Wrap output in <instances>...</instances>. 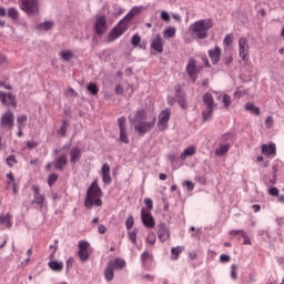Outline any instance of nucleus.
Wrapping results in <instances>:
<instances>
[{
    "mask_svg": "<svg viewBox=\"0 0 284 284\" xmlns=\"http://www.w3.org/2000/svg\"><path fill=\"white\" fill-rule=\"evenodd\" d=\"M101 196H103V190L99 186L98 180H94L87 190L84 206H87L88 210H92L94 205L95 207H101V205H103Z\"/></svg>",
    "mask_w": 284,
    "mask_h": 284,
    "instance_id": "obj_1",
    "label": "nucleus"
},
{
    "mask_svg": "<svg viewBox=\"0 0 284 284\" xmlns=\"http://www.w3.org/2000/svg\"><path fill=\"white\" fill-rule=\"evenodd\" d=\"M212 28H214V22L210 18L197 20L191 26L193 34L201 40L207 39V30Z\"/></svg>",
    "mask_w": 284,
    "mask_h": 284,
    "instance_id": "obj_2",
    "label": "nucleus"
},
{
    "mask_svg": "<svg viewBox=\"0 0 284 284\" xmlns=\"http://www.w3.org/2000/svg\"><path fill=\"white\" fill-rule=\"evenodd\" d=\"M125 267V260L116 257L110 260L104 268V278L108 283L114 281V270H123Z\"/></svg>",
    "mask_w": 284,
    "mask_h": 284,
    "instance_id": "obj_3",
    "label": "nucleus"
},
{
    "mask_svg": "<svg viewBox=\"0 0 284 284\" xmlns=\"http://www.w3.org/2000/svg\"><path fill=\"white\" fill-rule=\"evenodd\" d=\"M18 6L26 14H39V0H18Z\"/></svg>",
    "mask_w": 284,
    "mask_h": 284,
    "instance_id": "obj_4",
    "label": "nucleus"
},
{
    "mask_svg": "<svg viewBox=\"0 0 284 284\" xmlns=\"http://www.w3.org/2000/svg\"><path fill=\"white\" fill-rule=\"evenodd\" d=\"M154 125H156V116H153L150 122L144 121L135 124L134 130L138 132L139 136H145L148 132H152Z\"/></svg>",
    "mask_w": 284,
    "mask_h": 284,
    "instance_id": "obj_5",
    "label": "nucleus"
},
{
    "mask_svg": "<svg viewBox=\"0 0 284 284\" xmlns=\"http://www.w3.org/2000/svg\"><path fill=\"white\" fill-rule=\"evenodd\" d=\"M0 128L2 130H12L14 128V112L7 110L0 118Z\"/></svg>",
    "mask_w": 284,
    "mask_h": 284,
    "instance_id": "obj_6",
    "label": "nucleus"
},
{
    "mask_svg": "<svg viewBox=\"0 0 284 284\" xmlns=\"http://www.w3.org/2000/svg\"><path fill=\"white\" fill-rule=\"evenodd\" d=\"M108 18L105 16H100L97 18L95 23L93 26V30L98 37H103L105 32H108Z\"/></svg>",
    "mask_w": 284,
    "mask_h": 284,
    "instance_id": "obj_7",
    "label": "nucleus"
},
{
    "mask_svg": "<svg viewBox=\"0 0 284 284\" xmlns=\"http://www.w3.org/2000/svg\"><path fill=\"white\" fill-rule=\"evenodd\" d=\"M174 90H175L176 103L180 105V108L182 110H186L187 109V93H185V91H183V88L181 87V84H176L174 87Z\"/></svg>",
    "mask_w": 284,
    "mask_h": 284,
    "instance_id": "obj_8",
    "label": "nucleus"
},
{
    "mask_svg": "<svg viewBox=\"0 0 284 284\" xmlns=\"http://www.w3.org/2000/svg\"><path fill=\"white\" fill-rule=\"evenodd\" d=\"M239 55L244 63L250 61V44L247 43V38L239 39Z\"/></svg>",
    "mask_w": 284,
    "mask_h": 284,
    "instance_id": "obj_9",
    "label": "nucleus"
},
{
    "mask_svg": "<svg viewBox=\"0 0 284 284\" xmlns=\"http://www.w3.org/2000/svg\"><path fill=\"white\" fill-rule=\"evenodd\" d=\"M170 116H172V112L170 109L163 110L158 116V128L160 132H165L168 130V123H170Z\"/></svg>",
    "mask_w": 284,
    "mask_h": 284,
    "instance_id": "obj_10",
    "label": "nucleus"
},
{
    "mask_svg": "<svg viewBox=\"0 0 284 284\" xmlns=\"http://www.w3.org/2000/svg\"><path fill=\"white\" fill-rule=\"evenodd\" d=\"M128 32V27L120 26L119 23L106 36V43H113L119 37H123Z\"/></svg>",
    "mask_w": 284,
    "mask_h": 284,
    "instance_id": "obj_11",
    "label": "nucleus"
},
{
    "mask_svg": "<svg viewBox=\"0 0 284 284\" xmlns=\"http://www.w3.org/2000/svg\"><path fill=\"white\" fill-rule=\"evenodd\" d=\"M125 116H120L118 119V126L120 130V143L128 145V143H130V138L128 136V128L125 126Z\"/></svg>",
    "mask_w": 284,
    "mask_h": 284,
    "instance_id": "obj_12",
    "label": "nucleus"
},
{
    "mask_svg": "<svg viewBox=\"0 0 284 284\" xmlns=\"http://www.w3.org/2000/svg\"><path fill=\"white\" fill-rule=\"evenodd\" d=\"M0 102L6 105V108H17V97L12 92L6 93L0 91Z\"/></svg>",
    "mask_w": 284,
    "mask_h": 284,
    "instance_id": "obj_13",
    "label": "nucleus"
},
{
    "mask_svg": "<svg viewBox=\"0 0 284 284\" xmlns=\"http://www.w3.org/2000/svg\"><path fill=\"white\" fill-rule=\"evenodd\" d=\"M141 221L144 227H148L149 230H152V227L156 225L154 216H152V213L150 211H145V207H142L141 210Z\"/></svg>",
    "mask_w": 284,
    "mask_h": 284,
    "instance_id": "obj_14",
    "label": "nucleus"
},
{
    "mask_svg": "<svg viewBox=\"0 0 284 284\" xmlns=\"http://www.w3.org/2000/svg\"><path fill=\"white\" fill-rule=\"evenodd\" d=\"M158 239L161 243H165L170 239V227L165 222H160L158 224Z\"/></svg>",
    "mask_w": 284,
    "mask_h": 284,
    "instance_id": "obj_15",
    "label": "nucleus"
},
{
    "mask_svg": "<svg viewBox=\"0 0 284 284\" xmlns=\"http://www.w3.org/2000/svg\"><path fill=\"white\" fill-rule=\"evenodd\" d=\"M185 72H186L187 77H194V74H199V72H201L199 67H196V59H194V58L189 59Z\"/></svg>",
    "mask_w": 284,
    "mask_h": 284,
    "instance_id": "obj_16",
    "label": "nucleus"
},
{
    "mask_svg": "<svg viewBox=\"0 0 284 284\" xmlns=\"http://www.w3.org/2000/svg\"><path fill=\"white\" fill-rule=\"evenodd\" d=\"M54 170H58L59 172H63V168L68 165V155L60 154L59 158H55L53 161Z\"/></svg>",
    "mask_w": 284,
    "mask_h": 284,
    "instance_id": "obj_17",
    "label": "nucleus"
},
{
    "mask_svg": "<svg viewBox=\"0 0 284 284\" xmlns=\"http://www.w3.org/2000/svg\"><path fill=\"white\" fill-rule=\"evenodd\" d=\"M101 176L104 185H110L112 183V176L110 175V164L104 163L101 168Z\"/></svg>",
    "mask_w": 284,
    "mask_h": 284,
    "instance_id": "obj_18",
    "label": "nucleus"
},
{
    "mask_svg": "<svg viewBox=\"0 0 284 284\" xmlns=\"http://www.w3.org/2000/svg\"><path fill=\"white\" fill-rule=\"evenodd\" d=\"M209 57L213 65H219L221 62V47H215L214 49L209 50Z\"/></svg>",
    "mask_w": 284,
    "mask_h": 284,
    "instance_id": "obj_19",
    "label": "nucleus"
},
{
    "mask_svg": "<svg viewBox=\"0 0 284 284\" xmlns=\"http://www.w3.org/2000/svg\"><path fill=\"white\" fill-rule=\"evenodd\" d=\"M81 156H82L81 148L73 146L70 150V163H72V165L79 163V161H81Z\"/></svg>",
    "mask_w": 284,
    "mask_h": 284,
    "instance_id": "obj_20",
    "label": "nucleus"
},
{
    "mask_svg": "<svg viewBox=\"0 0 284 284\" xmlns=\"http://www.w3.org/2000/svg\"><path fill=\"white\" fill-rule=\"evenodd\" d=\"M262 154L274 159V156H276V144H274L273 142H271L270 144H263Z\"/></svg>",
    "mask_w": 284,
    "mask_h": 284,
    "instance_id": "obj_21",
    "label": "nucleus"
},
{
    "mask_svg": "<svg viewBox=\"0 0 284 284\" xmlns=\"http://www.w3.org/2000/svg\"><path fill=\"white\" fill-rule=\"evenodd\" d=\"M151 50H154L159 54L163 52V38L161 34H156L155 39L151 42Z\"/></svg>",
    "mask_w": 284,
    "mask_h": 284,
    "instance_id": "obj_22",
    "label": "nucleus"
},
{
    "mask_svg": "<svg viewBox=\"0 0 284 284\" xmlns=\"http://www.w3.org/2000/svg\"><path fill=\"white\" fill-rule=\"evenodd\" d=\"M231 236H240L244 240L243 245H252V240L247 235V233L243 230H232L230 231Z\"/></svg>",
    "mask_w": 284,
    "mask_h": 284,
    "instance_id": "obj_23",
    "label": "nucleus"
},
{
    "mask_svg": "<svg viewBox=\"0 0 284 284\" xmlns=\"http://www.w3.org/2000/svg\"><path fill=\"white\" fill-rule=\"evenodd\" d=\"M52 28H54V21H45L38 23L36 30H39V32H49Z\"/></svg>",
    "mask_w": 284,
    "mask_h": 284,
    "instance_id": "obj_24",
    "label": "nucleus"
},
{
    "mask_svg": "<svg viewBox=\"0 0 284 284\" xmlns=\"http://www.w3.org/2000/svg\"><path fill=\"white\" fill-rule=\"evenodd\" d=\"M203 103L206 105L207 109H214V97L212 93L206 92L202 97Z\"/></svg>",
    "mask_w": 284,
    "mask_h": 284,
    "instance_id": "obj_25",
    "label": "nucleus"
},
{
    "mask_svg": "<svg viewBox=\"0 0 284 284\" xmlns=\"http://www.w3.org/2000/svg\"><path fill=\"white\" fill-rule=\"evenodd\" d=\"M148 119V113L145 112V110L143 109H140L135 112V115H134V123H143L145 122Z\"/></svg>",
    "mask_w": 284,
    "mask_h": 284,
    "instance_id": "obj_26",
    "label": "nucleus"
},
{
    "mask_svg": "<svg viewBox=\"0 0 284 284\" xmlns=\"http://www.w3.org/2000/svg\"><path fill=\"white\" fill-rule=\"evenodd\" d=\"M196 154V146H189L180 154V160L185 161L187 156H194Z\"/></svg>",
    "mask_w": 284,
    "mask_h": 284,
    "instance_id": "obj_27",
    "label": "nucleus"
},
{
    "mask_svg": "<svg viewBox=\"0 0 284 284\" xmlns=\"http://www.w3.org/2000/svg\"><path fill=\"white\" fill-rule=\"evenodd\" d=\"M7 16L9 19H11V21H19V17H20L19 9L14 7H10L7 10Z\"/></svg>",
    "mask_w": 284,
    "mask_h": 284,
    "instance_id": "obj_28",
    "label": "nucleus"
},
{
    "mask_svg": "<svg viewBox=\"0 0 284 284\" xmlns=\"http://www.w3.org/2000/svg\"><path fill=\"white\" fill-rule=\"evenodd\" d=\"M245 110H247V112H251V114H254L255 116H258V114H261V108L254 105V103L252 102H246L244 104Z\"/></svg>",
    "mask_w": 284,
    "mask_h": 284,
    "instance_id": "obj_29",
    "label": "nucleus"
},
{
    "mask_svg": "<svg viewBox=\"0 0 284 284\" xmlns=\"http://www.w3.org/2000/svg\"><path fill=\"white\" fill-rule=\"evenodd\" d=\"M48 265L52 272H63V262L50 261Z\"/></svg>",
    "mask_w": 284,
    "mask_h": 284,
    "instance_id": "obj_30",
    "label": "nucleus"
},
{
    "mask_svg": "<svg viewBox=\"0 0 284 284\" xmlns=\"http://www.w3.org/2000/svg\"><path fill=\"white\" fill-rule=\"evenodd\" d=\"M0 223L1 225H7L8 230L12 227V215L10 213H7L6 215L0 216Z\"/></svg>",
    "mask_w": 284,
    "mask_h": 284,
    "instance_id": "obj_31",
    "label": "nucleus"
},
{
    "mask_svg": "<svg viewBox=\"0 0 284 284\" xmlns=\"http://www.w3.org/2000/svg\"><path fill=\"white\" fill-rule=\"evenodd\" d=\"M230 152V144H220V146L215 150V154L217 156H225Z\"/></svg>",
    "mask_w": 284,
    "mask_h": 284,
    "instance_id": "obj_32",
    "label": "nucleus"
},
{
    "mask_svg": "<svg viewBox=\"0 0 284 284\" xmlns=\"http://www.w3.org/2000/svg\"><path fill=\"white\" fill-rule=\"evenodd\" d=\"M87 91L91 97H97V94H99V85L94 82H90L87 84Z\"/></svg>",
    "mask_w": 284,
    "mask_h": 284,
    "instance_id": "obj_33",
    "label": "nucleus"
},
{
    "mask_svg": "<svg viewBox=\"0 0 284 284\" xmlns=\"http://www.w3.org/2000/svg\"><path fill=\"white\" fill-rule=\"evenodd\" d=\"M32 205H39L40 210L43 209V203H45V195H37L36 197H33V200L31 201Z\"/></svg>",
    "mask_w": 284,
    "mask_h": 284,
    "instance_id": "obj_34",
    "label": "nucleus"
},
{
    "mask_svg": "<svg viewBox=\"0 0 284 284\" xmlns=\"http://www.w3.org/2000/svg\"><path fill=\"white\" fill-rule=\"evenodd\" d=\"M68 128H70V122L68 120H63L62 124L58 131V134H60V136H65V134L68 132Z\"/></svg>",
    "mask_w": 284,
    "mask_h": 284,
    "instance_id": "obj_35",
    "label": "nucleus"
},
{
    "mask_svg": "<svg viewBox=\"0 0 284 284\" xmlns=\"http://www.w3.org/2000/svg\"><path fill=\"white\" fill-rule=\"evenodd\" d=\"M61 58L63 59V61H72V59H74V53L71 50H64L61 51Z\"/></svg>",
    "mask_w": 284,
    "mask_h": 284,
    "instance_id": "obj_36",
    "label": "nucleus"
},
{
    "mask_svg": "<svg viewBox=\"0 0 284 284\" xmlns=\"http://www.w3.org/2000/svg\"><path fill=\"white\" fill-rule=\"evenodd\" d=\"M214 114V109H207L202 111V119L205 122L210 121L212 119V115Z\"/></svg>",
    "mask_w": 284,
    "mask_h": 284,
    "instance_id": "obj_37",
    "label": "nucleus"
},
{
    "mask_svg": "<svg viewBox=\"0 0 284 284\" xmlns=\"http://www.w3.org/2000/svg\"><path fill=\"white\" fill-rule=\"evenodd\" d=\"M183 252V246H175L171 248V254L174 261H179V255Z\"/></svg>",
    "mask_w": 284,
    "mask_h": 284,
    "instance_id": "obj_38",
    "label": "nucleus"
},
{
    "mask_svg": "<svg viewBox=\"0 0 284 284\" xmlns=\"http://www.w3.org/2000/svg\"><path fill=\"white\" fill-rule=\"evenodd\" d=\"M176 36V28L174 27H169L168 29L164 30V37L168 39H173V37Z\"/></svg>",
    "mask_w": 284,
    "mask_h": 284,
    "instance_id": "obj_39",
    "label": "nucleus"
},
{
    "mask_svg": "<svg viewBox=\"0 0 284 284\" xmlns=\"http://www.w3.org/2000/svg\"><path fill=\"white\" fill-rule=\"evenodd\" d=\"M19 161L17 160V156L14 154H11L7 156V165L8 168H14Z\"/></svg>",
    "mask_w": 284,
    "mask_h": 284,
    "instance_id": "obj_40",
    "label": "nucleus"
},
{
    "mask_svg": "<svg viewBox=\"0 0 284 284\" xmlns=\"http://www.w3.org/2000/svg\"><path fill=\"white\" fill-rule=\"evenodd\" d=\"M57 181H59V174L57 173H51L48 176V185L49 187H52V185H54V183H57Z\"/></svg>",
    "mask_w": 284,
    "mask_h": 284,
    "instance_id": "obj_41",
    "label": "nucleus"
},
{
    "mask_svg": "<svg viewBox=\"0 0 284 284\" xmlns=\"http://www.w3.org/2000/svg\"><path fill=\"white\" fill-rule=\"evenodd\" d=\"M78 256L82 263H85L90 258V252L88 251H79Z\"/></svg>",
    "mask_w": 284,
    "mask_h": 284,
    "instance_id": "obj_42",
    "label": "nucleus"
},
{
    "mask_svg": "<svg viewBox=\"0 0 284 284\" xmlns=\"http://www.w3.org/2000/svg\"><path fill=\"white\" fill-rule=\"evenodd\" d=\"M131 44L133 45V48H139L141 44V36H139L138 33L133 34V37L131 38Z\"/></svg>",
    "mask_w": 284,
    "mask_h": 284,
    "instance_id": "obj_43",
    "label": "nucleus"
},
{
    "mask_svg": "<svg viewBox=\"0 0 284 284\" xmlns=\"http://www.w3.org/2000/svg\"><path fill=\"white\" fill-rule=\"evenodd\" d=\"M26 122H28V115L22 114L17 118L18 128H24L26 124H23V123H26Z\"/></svg>",
    "mask_w": 284,
    "mask_h": 284,
    "instance_id": "obj_44",
    "label": "nucleus"
},
{
    "mask_svg": "<svg viewBox=\"0 0 284 284\" xmlns=\"http://www.w3.org/2000/svg\"><path fill=\"white\" fill-rule=\"evenodd\" d=\"M144 204L146 206L145 212H150L151 210H154V202L152 201V199L150 197L144 199Z\"/></svg>",
    "mask_w": 284,
    "mask_h": 284,
    "instance_id": "obj_45",
    "label": "nucleus"
},
{
    "mask_svg": "<svg viewBox=\"0 0 284 284\" xmlns=\"http://www.w3.org/2000/svg\"><path fill=\"white\" fill-rule=\"evenodd\" d=\"M146 243H150V245H154V243H156V234L154 232H150L148 234Z\"/></svg>",
    "mask_w": 284,
    "mask_h": 284,
    "instance_id": "obj_46",
    "label": "nucleus"
},
{
    "mask_svg": "<svg viewBox=\"0 0 284 284\" xmlns=\"http://www.w3.org/2000/svg\"><path fill=\"white\" fill-rule=\"evenodd\" d=\"M223 103H224V108H230V105H232V97L227 93H225L223 95Z\"/></svg>",
    "mask_w": 284,
    "mask_h": 284,
    "instance_id": "obj_47",
    "label": "nucleus"
},
{
    "mask_svg": "<svg viewBox=\"0 0 284 284\" xmlns=\"http://www.w3.org/2000/svg\"><path fill=\"white\" fill-rule=\"evenodd\" d=\"M125 227L126 230H132L134 227V217L132 215H129L125 221Z\"/></svg>",
    "mask_w": 284,
    "mask_h": 284,
    "instance_id": "obj_48",
    "label": "nucleus"
},
{
    "mask_svg": "<svg viewBox=\"0 0 284 284\" xmlns=\"http://www.w3.org/2000/svg\"><path fill=\"white\" fill-rule=\"evenodd\" d=\"M136 234H138V230L134 229L133 231L129 232V240L131 241V243H133V245H136Z\"/></svg>",
    "mask_w": 284,
    "mask_h": 284,
    "instance_id": "obj_49",
    "label": "nucleus"
},
{
    "mask_svg": "<svg viewBox=\"0 0 284 284\" xmlns=\"http://www.w3.org/2000/svg\"><path fill=\"white\" fill-rule=\"evenodd\" d=\"M90 247V243L88 241H80L79 242V251L85 252Z\"/></svg>",
    "mask_w": 284,
    "mask_h": 284,
    "instance_id": "obj_50",
    "label": "nucleus"
},
{
    "mask_svg": "<svg viewBox=\"0 0 284 284\" xmlns=\"http://www.w3.org/2000/svg\"><path fill=\"white\" fill-rule=\"evenodd\" d=\"M236 270H239V265L232 264L231 265V277L233 281H236L239 278V275L236 274Z\"/></svg>",
    "mask_w": 284,
    "mask_h": 284,
    "instance_id": "obj_51",
    "label": "nucleus"
},
{
    "mask_svg": "<svg viewBox=\"0 0 284 284\" xmlns=\"http://www.w3.org/2000/svg\"><path fill=\"white\" fill-rule=\"evenodd\" d=\"M168 160L170 161L171 165L179 163V156L175 153H169Z\"/></svg>",
    "mask_w": 284,
    "mask_h": 284,
    "instance_id": "obj_52",
    "label": "nucleus"
},
{
    "mask_svg": "<svg viewBox=\"0 0 284 284\" xmlns=\"http://www.w3.org/2000/svg\"><path fill=\"white\" fill-rule=\"evenodd\" d=\"M73 265H74V257H69L67 260V264H65V272L67 273L70 272V270H72Z\"/></svg>",
    "mask_w": 284,
    "mask_h": 284,
    "instance_id": "obj_53",
    "label": "nucleus"
},
{
    "mask_svg": "<svg viewBox=\"0 0 284 284\" xmlns=\"http://www.w3.org/2000/svg\"><path fill=\"white\" fill-rule=\"evenodd\" d=\"M39 146V142L34 140L27 141V149L28 150H34V148Z\"/></svg>",
    "mask_w": 284,
    "mask_h": 284,
    "instance_id": "obj_54",
    "label": "nucleus"
},
{
    "mask_svg": "<svg viewBox=\"0 0 284 284\" xmlns=\"http://www.w3.org/2000/svg\"><path fill=\"white\" fill-rule=\"evenodd\" d=\"M150 252L148 251H144L142 254H141V263L142 265H145V263H148V258H150Z\"/></svg>",
    "mask_w": 284,
    "mask_h": 284,
    "instance_id": "obj_55",
    "label": "nucleus"
},
{
    "mask_svg": "<svg viewBox=\"0 0 284 284\" xmlns=\"http://www.w3.org/2000/svg\"><path fill=\"white\" fill-rule=\"evenodd\" d=\"M130 21H132L130 18H128L126 16H124L120 21H119V24L121 27L124 26V28H126L128 30V23H130Z\"/></svg>",
    "mask_w": 284,
    "mask_h": 284,
    "instance_id": "obj_56",
    "label": "nucleus"
},
{
    "mask_svg": "<svg viewBox=\"0 0 284 284\" xmlns=\"http://www.w3.org/2000/svg\"><path fill=\"white\" fill-rule=\"evenodd\" d=\"M233 134L232 133H224L222 136H221V141L223 143H227V141H232L233 139Z\"/></svg>",
    "mask_w": 284,
    "mask_h": 284,
    "instance_id": "obj_57",
    "label": "nucleus"
},
{
    "mask_svg": "<svg viewBox=\"0 0 284 284\" xmlns=\"http://www.w3.org/2000/svg\"><path fill=\"white\" fill-rule=\"evenodd\" d=\"M222 61L226 65V68H230V64L234 61V57L231 54L226 58H223Z\"/></svg>",
    "mask_w": 284,
    "mask_h": 284,
    "instance_id": "obj_58",
    "label": "nucleus"
},
{
    "mask_svg": "<svg viewBox=\"0 0 284 284\" xmlns=\"http://www.w3.org/2000/svg\"><path fill=\"white\" fill-rule=\"evenodd\" d=\"M268 194H270V196H278V194H280L278 187H276V186L270 187Z\"/></svg>",
    "mask_w": 284,
    "mask_h": 284,
    "instance_id": "obj_59",
    "label": "nucleus"
},
{
    "mask_svg": "<svg viewBox=\"0 0 284 284\" xmlns=\"http://www.w3.org/2000/svg\"><path fill=\"white\" fill-rule=\"evenodd\" d=\"M220 261L222 263H230V261H232V257L230 255H227V254H221L220 255Z\"/></svg>",
    "mask_w": 284,
    "mask_h": 284,
    "instance_id": "obj_60",
    "label": "nucleus"
},
{
    "mask_svg": "<svg viewBox=\"0 0 284 284\" xmlns=\"http://www.w3.org/2000/svg\"><path fill=\"white\" fill-rule=\"evenodd\" d=\"M273 124H274V119L272 118V115H268L265 120V125L267 130H270V128H272Z\"/></svg>",
    "mask_w": 284,
    "mask_h": 284,
    "instance_id": "obj_61",
    "label": "nucleus"
},
{
    "mask_svg": "<svg viewBox=\"0 0 284 284\" xmlns=\"http://www.w3.org/2000/svg\"><path fill=\"white\" fill-rule=\"evenodd\" d=\"M160 19L162 21H166V22L170 21V13L168 11H162L161 16H160Z\"/></svg>",
    "mask_w": 284,
    "mask_h": 284,
    "instance_id": "obj_62",
    "label": "nucleus"
},
{
    "mask_svg": "<svg viewBox=\"0 0 284 284\" xmlns=\"http://www.w3.org/2000/svg\"><path fill=\"white\" fill-rule=\"evenodd\" d=\"M114 91L115 94H118V97H121V94H123L124 92L123 87L121 84H116Z\"/></svg>",
    "mask_w": 284,
    "mask_h": 284,
    "instance_id": "obj_63",
    "label": "nucleus"
},
{
    "mask_svg": "<svg viewBox=\"0 0 284 284\" xmlns=\"http://www.w3.org/2000/svg\"><path fill=\"white\" fill-rule=\"evenodd\" d=\"M223 43H224V45L229 47L232 43V36L231 34H226L224 37Z\"/></svg>",
    "mask_w": 284,
    "mask_h": 284,
    "instance_id": "obj_64",
    "label": "nucleus"
}]
</instances>
